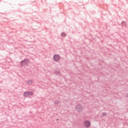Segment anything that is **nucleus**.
Instances as JSON below:
<instances>
[{
  "label": "nucleus",
  "mask_w": 128,
  "mask_h": 128,
  "mask_svg": "<svg viewBox=\"0 0 128 128\" xmlns=\"http://www.w3.org/2000/svg\"><path fill=\"white\" fill-rule=\"evenodd\" d=\"M30 62V61L28 60H25L21 62V66H26V64H28Z\"/></svg>",
  "instance_id": "4"
},
{
  "label": "nucleus",
  "mask_w": 128,
  "mask_h": 128,
  "mask_svg": "<svg viewBox=\"0 0 128 128\" xmlns=\"http://www.w3.org/2000/svg\"><path fill=\"white\" fill-rule=\"evenodd\" d=\"M54 60H55V62H58V60H60V56L58 54H55L54 56Z\"/></svg>",
  "instance_id": "5"
},
{
  "label": "nucleus",
  "mask_w": 128,
  "mask_h": 128,
  "mask_svg": "<svg viewBox=\"0 0 128 128\" xmlns=\"http://www.w3.org/2000/svg\"><path fill=\"white\" fill-rule=\"evenodd\" d=\"M61 36H62L64 38V36H66V34L65 33H62Z\"/></svg>",
  "instance_id": "6"
},
{
  "label": "nucleus",
  "mask_w": 128,
  "mask_h": 128,
  "mask_svg": "<svg viewBox=\"0 0 128 128\" xmlns=\"http://www.w3.org/2000/svg\"><path fill=\"white\" fill-rule=\"evenodd\" d=\"M84 126L85 128H88L90 126V121L86 120L84 122Z\"/></svg>",
  "instance_id": "3"
},
{
  "label": "nucleus",
  "mask_w": 128,
  "mask_h": 128,
  "mask_svg": "<svg viewBox=\"0 0 128 128\" xmlns=\"http://www.w3.org/2000/svg\"><path fill=\"white\" fill-rule=\"evenodd\" d=\"M34 95V92H25L24 94V96L25 98H27V96H32Z\"/></svg>",
  "instance_id": "2"
},
{
  "label": "nucleus",
  "mask_w": 128,
  "mask_h": 128,
  "mask_svg": "<svg viewBox=\"0 0 128 128\" xmlns=\"http://www.w3.org/2000/svg\"><path fill=\"white\" fill-rule=\"evenodd\" d=\"M76 110H77L78 112H82V110H84V108L82 105L78 104L76 106Z\"/></svg>",
  "instance_id": "1"
}]
</instances>
